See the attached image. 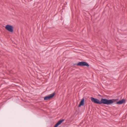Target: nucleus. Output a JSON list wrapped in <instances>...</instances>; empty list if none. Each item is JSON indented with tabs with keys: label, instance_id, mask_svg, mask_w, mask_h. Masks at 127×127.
<instances>
[{
	"label": "nucleus",
	"instance_id": "1",
	"mask_svg": "<svg viewBox=\"0 0 127 127\" xmlns=\"http://www.w3.org/2000/svg\"><path fill=\"white\" fill-rule=\"evenodd\" d=\"M91 99L92 101L94 103L100 104H102L109 105L114 102L113 101V100L108 99L106 98H102L101 99L100 101L97 98L91 97Z\"/></svg>",
	"mask_w": 127,
	"mask_h": 127
},
{
	"label": "nucleus",
	"instance_id": "2",
	"mask_svg": "<svg viewBox=\"0 0 127 127\" xmlns=\"http://www.w3.org/2000/svg\"><path fill=\"white\" fill-rule=\"evenodd\" d=\"M74 65H77L78 66H86L87 67L89 66V64L85 62L82 61L81 62H79L78 63L74 64Z\"/></svg>",
	"mask_w": 127,
	"mask_h": 127
},
{
	"label": "nucleus",
	"instance_id": "3",
	"mask_svg": "<svg viewBox=\"0 0 127 127\" xmlns=\"http://www.w3.org/2000/svg\"><path fill=\"white\" fill-rule=\"evenodd\" d=\"M5 29L10 32H12L13 31V27L12 26L7 24L5 27Z\"/></svg>",
	"mask_w": 127,
	"mask_h": 127
},
{
	"label": "nucleus",
	"instance_id": "4",
	"mask_svg": "<svg viewBox=\"0 0 127 127\" xmlns=\"http://www.w3.org/2000/svg\"><path fill=\"white\" fill-rule=\"evenodd\" d=\"M118 99H112L111 100H113V101L114 102V103H115L117 104H123V103H125V100L124 99H123L122 100H120L116 102L115 101L116 100H118Z\"/></svg>",
	"mask_w": 127,
	"mask_h": 127
},
{
	"label": "nucleus",
	"instance_id": "5",
	"mask_svg": "<svg viewBox=\"0 0 127 127\" xmlns=\"http://www.w3.org/2000/svg\"><path fill=\"white\" fill-rule=\"evenodd\" d=\"M55 95V93H54L47 96H46L44 97V100H47L49 99L53 98Z\"/></svg>",
	"mask_w": 127,
	"mask_h": 127
},
{
	"label": "nucleus",
	"instance_id": "6",
	"mask_svg": "<svg viewBox=\"0 0 127 127\" xmlns=\"http://www.w3.org/2000/svg\"><path fill=\"white\" fill-rule=\"evenodd\" d=\"M64 120V119H61L55 124L54 127H57Z\"/></svg>",
	"mask_w": 127,
	"mask_h": 127
},
{
	"label": "nucleus",
	"instance_id": "7",
	"mask_svg": "<svg viewBox=\"0 0 127 127\" xmlns=\"http://www.w3.org/2000/svg\"><path fill=\"white\" fill-rule=\"evenodd\" d=\"M84 98H83L80 101L79 104L78 105V107H80L81 106H83L84 104Z\"/></svg>",
	"mask_w": 127,
	"mask_h": 127
}]
</instances>
